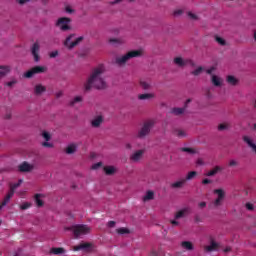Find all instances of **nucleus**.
Wrapping results in <instances>:
<instances>
[{
  "label": "nucleus",
  "mask_w": 256,
  "mask_h": 256,
  "mask_svg": "<svg viewBox=\"0 0 256 256\" xmlns=\"http://www.w3.org/2000/svg\"><path fill=\"white\" fill-rule=\"evenodd\" d=\"M103 73H105L103 65L93 68L90 76L84 84L85 91H91L93 87L94 89H105V87H107V83L105 82V79H103Z\"/></svg>",
  "instance_id": "1"
},
{
  "label": "nucleus",
  "mask_w": 256,
  "mask_h": 256,
  "mask_svg": "<svg viewBox=\"0 0 256 256\" xmlns=\"http://www.w3.org/2000/svg\"><path fill=\"white\" fill-rule=\"evenodd\" d=\"M141 50H131L123 56H119L116 58V65H125L127 61L131 59H135L136 57H141Z\"/></svg>",
  "instance_id": "2"
},
{
  "label": "nucleus",
  "mask_w": 256,
  "mask_h": 256,
  "mask_svg": "<svg viewBox=\"0 0 256 256\" xmlns=\"http://www.w3.org/2000/svg\"><path fill=\"white\" fill-rule=\"evenodd\" d=\"M84 39L85 37L83 36L77 37L75 34H70L64 41V47L67 49H75V47H77L79 43H82Z\"/></svg>",
  "instance_id": "3"
},
{
  "label": "nucleus",
  "mask_w": 256,
  "mask_h": 256,
  "mask_svg": "<svg viewBox=\"0 0 256 256\" xmlns=\"http://www.w3.org/2000/svg\"><path fill=\"white\" fill-rule=\"evenodd\" d=\"M153 125H155V123L152 120H148L144 122L143 126L136 134V138L145 139V137H147V135L151 133V129H153Z\"/></svg>",
  "instance_id": "4"
},
{
  "label": "nucleus",
  "mask_w": 256,
  "mask_h": 256,
  "mask_svg": "<svg viewBox=\"0 0 256 256\" xmlns=\"http://www.w3.org/2000/svg\"><path fill=\"white\" fill-rule=\"evenodd\" d=\"M71 231H73L74 237L77 239L82 237V235H89V233H91V228L85 224H79L73 226Z\"/></svg>",
  "instance_id": "5"
},
{
  "label": "nucleus",
  "mask_w": 256,
  "mask_h": 256,
  "mask_svg": "<svg viewBox=\"0 0 256 256\" xmlns=\"http://www.w3.org/2000/svg\"><path fill=\"white\" fill-rule=\"evenodd\" d=\"M214 194L217 195V198L210 204V207L217 209V207H221L223 201H225V191L223 189H215Z\"/></svg>",
  "instance_id": "6"
},
{
  "label": "nucleus",
  "mask_w": 256,
  "mask_h": 256,
  "mask_svg": "<svg viewBox=\"0 0 256 256\" xmlns=\"http://www.w3.org/2000/svg\"><path fill=\"white\" fill-rule=\"evenodd\" d=\"M41 73H47L46 66H34L24 74V77L31 79L34 75H41Z\"/></svg>",
  "instance_id": "7"
},
{
  "label": "nucleus",
  "mask_w": 256,
  "mask_h": 256,
  "mask_svg": "<svg viewBox=\"0 0 256 256\" xmlns=\"http://www.w3.org/2000/svg\"><path fill=\"white\" fill-rule=\"evenodd\" d=\"M56 27H59L61 31H70L71 18L61 17L56 21Z\"/></svg>",
  "instance_id": "8"
},
{
  "label": "nucleus",
  "mask_w": 256,
  "mask_h": 256,
  "mask_svg": "<svg viewBox=\"0 0 256 256\" xmlns=\"http://www.w3.org/2000/svg\"><path fill=\"white\" fill-rule=\"evenodd\" d=\"M30 51L35 63H39V61H41V56L39 55V51H41V46L39 45V43L35 42L30 48Z\"/></svg>",
  "instance_id": "9"
},
{
  "label": "nucleus",
  "mask_w": 256,
  "mask_h": 256,
  "mask_svg": "<svg viewBox=\"0 0 256 256\" xmlns=\"http://www.w3.org/2000/svg\"><path fill=\"white\" fill-rule=\"evenodd\" d=\"M174 63L175 65H177L178 67H185L187 65H190L191 67H195V62H193V60H189V59H183L182 57H176L174 58Z\"/></svg>",
  "instance_id": "10"
},
{
  "label": "nucleus",
  "mask_w": 256,
  "mask_h": 256,
  "mask_svg": "<svg viewBox=\"0 0 256 256\" xmlns=\"http://www.w3.org/2000/svg\"><path fill=\"white\" fill-rule=\"evenodd\" d=\"M144 155H145V150L143 149L137 150L130 155V161H132V163H139V161L143 159Z\"/></svg>",
  "instance_id": "11"
},
{
  "label": "nucleus",
  "mask_w": 256,
  "mask_h": 256,
  "mask_svg": "<svg viewBox=\"0 0 256 256\" xmlns=\"http://www.w3.org/2000/svg\"><path fill=\"white\" fill-rule=\"evenodd\" d=\"M33 169L34 166L29 164L28 162H23L18 166V171H20V173H29L30 171H33Z\"/></svg>",
  "instance_id": "12"
},
{
  "label": "nucleus",
  "mask_w": 256,
  "mask_h": 256,
  "mask_svg": "<svg viewBox=\"0 0 256 256\" xmlns=\"http://www.w3.org/2000/svg\"><path fill=\"white\" fill-rule=\"evenodd\" d=\"M189 213H191V208H183L175 213L174 219H183L186 215H189Z\"/></svg>",
  "instance_id": "13"
},
{
  "label": "nucleus",
  "mask_w": 256,
  "mask_h": 256,
  "mask_svg": "<svg viewBox=\"0 0 256 256\" xmlns=\"http://www.w3.org/2000/svg\"><path fill=\"white\" fill-rule=\"evenodd\" d=\"M191 103V99H187L184 105V108H173L171 110V113L173 115H183L185 113V110L187 109V105Z\"/></svg>",
  "instance_id": "14"
},
{
  "label": "nucleus",
  "mask_w": 256,
  "mask_h": 256,
  "mask_svg": "<svg viewBox=\"0 0 256 256\" xmlns=\"http://www.w3.org/2000/svg\"><path fill=\"white\" fill-rule=\"evenodd\" d=\"M91 249V243H81L74 246V251H89Z\"/></svg>",
  "instance_id": "15"
},
{
  "label": "nucleus",
  "mask_w": 256,
  "mask_h": 256,
  "mask_svg": "<svg viewBox=\"0 0 256 256\" xmlns=\"http://www.w3.org/2000/svg\"><path fill=\"white\" fill-rule=\"evenodd\" d=\"M221 171H223V167L215 166L212 170L206 173V177H215V175H217V173H221Z\"/></svg>",
  "instance_id": "16"
},
{
  "label": "nucleus",
  "mask_w": 256,
  "mask_h": 256,
  "mask_svg": "<svg viewBox=\"0 0 256 256\" xmlns=\"http://www.w3.org/2000/svg\"><path fill=\"white\" fill-rule=\"evenodd\" d=\"M243 141L244 143H247L248 147H250L254 153H256V144L249 138V136H244Z\"/></svg>",
  "instance_id": "17"
},
{
  "label": "nucleus",
  "mask_w": 256,
  "mask_h": 256,
  "mask_svg": "<svg viewBox=\"0 0 256 256\" xmlns=\"http://www.w3.org/2000/svg\"><path fill=\"white\" fill-rule=\"evenodd\" d=\"M13 195H15L13 193V191H10L8 192V194L5 196L4 200L1 202V205H0V209H3V207H5V205H7V203H9V201H11V197H13Z\"/></svg>",
  "instance_id": "18"
},
{
  "label": "nucleus",
  "mask_w": 256,
  "mask_h": 256,
  "mask_svg": "<svg viewBox=\"0 0 256 256\" xmlns=\"http://www.w3.org/2000/svg\"><path fill=\"white\" fill-rule=\"evenodd\" d=\"M153 98H155V94H153V93H145V94H140L138 96V99L140 101H149V100H151Z\"/></svg>",
  "instance_id": "19"
},
{
  "label": "nucleus",
  "mask_w": 256,
  "mask_h": 256,
  "mask_svg": "<svg viewBox=\"0 0 256 256\" xmlns=\"http://www.w3.org/2000/svg\"><path fill=\"white\" fill-rule=\"evenodd\" d=\"M186 180H184V178L180 179L179 181H176L174 183L171 184L172 189H181V187H183L185 185Z\"/></svg>",
  "instance_id": "20"
},
{
  "label": "nucleus",
  "mask_w": 256,
  "mask_h": 256,
  "mask_svg": "<svg viewBox=\"0 0 256 256\" xmlns=\"http://www.w3.org/2000/svg\"><path fill=\"white\" fill-rule=\"evenodd\" d=\"M47 91V88L41 84H38L34 88L35 95H41V93H45Z\"/></svg>",
  "instance_id": "21"
},
{
  "label": "nucleus",
  "mask_w": 256,
  "mask_h": 256,
  "mask_svg": "<svg viewBox=\"0 0 256 256\" xmlns=\"http://www.w3.org/2000/svg\"><path fill=\"white\" fill-rule=\"evenodd\" d=\"M101 123H103V116H98L94 120L91 121L92 127H101Z\"/></svg>",
  "instance_id": "22"
},
{
  "label": "nucleus",
  "mask_w": 256,
  "mask_h": 256,
  "mask_svg": "<svg viewBox=\"0 0 256 256\" xmlns=\"http://www.w3.org/2000/svg\"><path fill=\"white\" fill-rule=\"evenodd\" d=\"M11 71V67L9 66H0V79L1 77H5V75H8Z\"/></svg>",
  "instance_id": "23"
},
{
  "label": "nucleus",
  "mask_w": 256,
  "mask_h": 256,
  "mask_svg": "<svg viewBox=\"0 0 256 256\" xmlns=\"http://www.w3.org/2000/svg\"><path fill=\"white\" fill-rule=\"evenodd\" d=\"M50 253L52 255H63V253H65V248H51Z\"/></svg>",
  "instance_id": "24"
},
{
  "label": "nucleus",
  "mask_w": 256,
  "mask_h": 256,
  "mask_svg": "<svg viewBox=\"0 0 256 256\" xmlns=\"http://www.w3.org/2000/svg\"><path fill=\"white\" fill-rule=\"evenodd\" d=\"M75 151H77V144H70L66 148L67 155H73V153H75Z\"/></svg>",
  "instance_id": "25"
},
{
  "label": "nucleus",
  "mask_w": 256,
  "mask_h": 256,
  "mask_svg": "<svg viewBox=\"0 0 256 256\" xmlns=\"http://www.w3.org/2000/svg\"><path fill=\"white\" fill-rule=\"evenodd\" d=\"M140 87L142 89H144V91H149V89H151V82L145 81V80H141L140 81Z\"/></svg>",
  "instance_id": "26"
},
{
  "label": "nucleus",
  "mask_w": 256,
  "mask_h": 256,
  "mask_svg": "<svg viewBox=\"0 0 256 256\" xmlns=\"http://www.w3.org/2000/svg\"><path fill=\"white\" fill-rule=\"evenodd\" d=\"M152 199H155V192L153 191H147L146 195L143 197V201H152Z\"/></svg>",
  "instance_id": "27"
},
{
  "label": "nucleus",
  "mask_w": 256,
  "mask_h": 256,
  "mask_svg": "<svg viewBox=\"0 0 256 256\" xmlns=\"http://www.w3.org/2000/svg\"><path fill=\"white\" fill-rule=\"evenodd\" d=\"M181 245L183 249H186V251H193V243L190 241H183Z\"/></svg>",
  "instance_id": "28"
},
{
  "label": "nucleus",
  "mask_w": 256,
  "mask_h": 256,
  "mask_svg": "<svg viewBox=\"0 0 256 256\" xmlns=\"http://www.w3.org/2000/svg\"><path fill=\"white\" fill-rule=\"evenodd\" d=\"M109 43L117 44V45H123V43H125V39H123V38H110Z\"/></svg>",
  "instance_id": "29"
},
{
  "label": "nucleus",
  "mask_w": 256,
  "mask_h": 256,
  "mask_svg": "<svg viewBox=\"0 0 256 256\" xmlns=\"http://www.w3.org/2000/svg\"><path fill=\"white\" fill-rule=\"evenodd\" d=\"M116 169L113 166L104 167V172L106 175H115Z\"/></svg>",
  "instance_id": "30"
},
{
  "label": "nucleus",
  "mask_w": 256,
  "mask_h": 256,
  "mask_svg": "<svg viewBox=\"0 0 256 256\" xmlns=\"http://www.w3.org/2000/svg\"><path fill=\"white\" fill-rule=\"evenodd\" d=\"M116 233H118V235H129L131 231L128 228L122 227V228L116 229Z\"/></svg>",
  "instance_id": "31"
},
{
  "label": "nucleus",
  "mask_w": 256,
  "mask_h": 256,
  "mask_svg": "<svg viewBox=\"0 0 256 256\" xmlns=\"http://www.w3.org/2000/svg\"><path fill=\"white\" fill-rule=\"evenodd\" d=\"M227 83L229 85L235 86V85H237V83H239V80H237V78H235V76L230 75V76L227 77Z\"/></svg>",
  "instance_id": "32"
},
{
  "label": "nucleus",
  "mask_w": 256,
  "mask_h": 256,
  "mask_svg": "<svg viewBox=\"0 0 256 256\" xmlns=\"http://www.w3.org/2000/svg\"><path fill=\"white\" fill-rule=\"evenodd\" d=\"M197 177V171H191L186 175V178L184 180L187 181H192V179H195Z\"/></svg>",
  "instance_id": "33"
},
{
  "label": "nucleus",
  "mask_w": 256,
  "mask_h": 256,
  "mask_svg": "<svg viewBox=\"0 0 256 256\" xmlns=\"http://www.w3.org/2000/svg\"><path fill=\"white\" fill-rule=\"evenodd\" d=\"M212 83L215 87H221V78L212 75Z\"/></svg>",
  "instance_id": "34"
},
{
  "label": "nucleus",
  "mask_w": 256,
  "mask_h": 256,
  "mask_svg": "<svg viewBox=\"0 0 256 256\" xmlns=\"http://www.w3.org/2000/svg\"><path fill=\"white\" fill-rule=\"evenodd\" d=\"M217 247H219L217 242L212 241L209 246H206V251H208V252L215 251V249H217Z\"/></svg>",
  "instance_id": "35"
},
{
  "label": "nucleus",
  "mask_w": 256,
  "mask_h": 256,
  "mask_svg": "<svg viewBox=\"0 0 256 256\" xmlns=\"http://www.w3.org/2000/svg\"><path fill=\"white\" fill-rule=\"evenodd\" d=\"M174 135H176V137H187V133L182 129H176Z\"/></svg>",
  "instance_id": "36"
},
{
  "label": "nucleus",
  "mask_w": 256,
  "mask_h": 256,
  "mask_svg": "<svg viewBox=\"0 0 256 256\" xmlns=\"http://www.w3.org/2000/svg\"><path fill=\"white\" fill-rule=\"evenodd\" d=\"M35 202L37 207H43V200H41V194L35 195Z\"/></svg>",
  "instance_id": "37"
},
{
  "label": "nucleus",
  "mask_w": 256,
  "mask_h": 256,
  "mask_svg": "<svg viewBox=\"0 0 256 256\" xmlns=\"http://www.w3.org/2000/svg\"><path fill=\"white\" fill-rule=\"evenodd\" d=\"M21 183H23V180H19L17 183L11 185L9 191H12V193L15 194V190L21 186Z\"/></svg>",
  "instance_id": "38"
},
{
  "label": "nucleus",
  "mask_w": 256,
  "mask_h": 256,
  "mask_svg": "<svg viewBox=\"0 0 256 256\" xmlns=\"http://www.w3.org/2000/svg\"><path fill=\"white\" fill-rule=\"evenodd\" d=\"M201 73H203V67L199 66L196 70L191 72V75L198 77V75H201Z\"/></svg>",
  "instance_id": "39"
},
{
  "label": "nucleus",
  "mask_w": 256,
  "mask_h": 256,
  "mask_svg": "<svg viewBox=\"0 0 256 256\" xmlns=\"http://www.w3.org/2000/svg\"><path fill=\"white\" fill-rule=\"evenodd\" d=\"M215 41L218 42V44L221 45L222 47L227 45V42L225 41V39H223L219 36L215 37Z\"/></svg>",
  "instance_id": "40"
},
{
  "label": "nucleus",
  "mask_w": 256,
  "mask_h": 256,
  "mask_svg": "<svg viewBox=\"0 0 256 256\" xmlns=\"http://www.w3.org/2000/svg\"><path fill=\"white\" fill-rule=\"evenodd\" d=\"M181 151H183L184 153H190V155L197 153V151H195V149L187 148V147L181 148Z\"/></svg>",
  "instance_id": "41"
},
{
  "label": "nucleus",
  "mask_w": 256,
  "mask_h": 256,
  "mask_svg": "<svg viewBox=\"0 0 256 256\" xmlns=\"http://www.w3.org/2000/svg\"><path fill=\"white\" fill-rule=\"evenodd\" d=\"M83 101V98L81 96H76L74 99L70 102V105H75V103H81Z\"/></svg>",
  "instance_id": "42"
},
{
  "label": "nucleus",
  "mask_w": 256,
  "mask_h": 256,
  "mask_svg": "<svg viewBox=\"0 0 256 256\" xmlns=\"http://www.w3.org/2000/svg\"><path fill=\"white\" fill-rule=\"evenodd\" d=\"M227 129H229V124L227 123H222L218 126V131H225Z\"/></svg>",
  "instance_id": "43"
},
{
  "label": "nucleus",
  "mask_w": 256,
  "mask_h": 256,
  "mask_svg": "<svg viewBox=\"0 0 256 256\" xmlns=\"http://www.w3.org/2000/svg\"><path fill=\"white\" fill-rule=\"evenodd\" d=\"M42 137L43 139H45V141H49L51 139V134H49V132H43L42 133Z\"/></svg>",
  "instance_id": "44"
},
{
  "label": "nucleus",
  "mask_w": 256,
  "mask_h": 256,
  "mask_svg": "<svg viewBox=\"0 0 256 256\" xmlns=\"http://www.w3.org/2000/svg\"><path fill=\"white\" fill-rule=\"evenodd\" d=\"M29 207H31V204L29 202H26L20 206V209H22V211H25V210L29 209Z\"/></svg>",
  "instance_id": "45"
},
{
  "label": "nucleus",
  "mask_w": 256,
  "mask_h": 256,
  "mask_svg": "<svg viewBox=\"0 0 256 256\" xmlns=\"http://www.w3.org/2000/svg\"><path fill=\"white\" fill-rule=\"evenodd\" d=\"M188 17H190V19H192L193 21H197V19H199V17L196 16V14H193L192 12H188Z\"/></svg>",
  "instance_id": "46"
},
{
  "label": "nucleus",
  "mask_w": 256,
  "mask_h": 256,
  "mask_svg": "<svg viewBox=\"0 0 256 256\" xmlns=\"http://www.w3.org/2000/svg\"><path fill=\"white\" fill-rule=\"evenodd\" d=\"M237 165H239V162H237V160H230L229 162L230 167H237Z\"/></svg>",
  "instance_id": "47"
},
{
  "label": "nucleus",
  "mask_w": 256,
  "mask_h": 256,
  "mask_svg": "<svg viewBox=\"0 0 256 256\" xmlns=\"http://www.w3.org/2000/svg\"><path fill=\"white\" fill-rule=\"evenodd\" d=\"M57 55H59V52L58 51H53L49 54V57L51 59H55V57H57Z\"/></svg>",
  "instance_id": "48"
},
{
  "label": "nucleus",
  "mask_w": 256,
  "mask_h": 256,
  "mask_svg": "<svg viewBox=\"0 0 256 256\" xmlns=\"http://www.w3.org/2000/svg\"><path fill=\"white\" fill-rule=\"evenodd\" d=\"M42 146H43V147H47L48 149H51V147H53V144H52V143H49V142H43V143H42Z\"/></svg>",
  "instance_id": "49"
},
{
  "label": "nucleus",
  "mask_w": 256,
  "mask_h": 256,
  "mask_svg": "<svg viewBox=\"0 0 256 256\" xmlns=\"http://www.w3.org/2000/svg\"><path fill=\"white\" fill-rule=\"evenodd\" d=\"M102 165H103V163L98 162V163H96V164L92 165V169H93V170H95V169H99V167H101Z\"/></svg>",
  "instance_id": "50"
},
{
  "label": "nucleus",
  "mask_w": 256,
  "mask_h": 256,
  "mask_svg": "<svg viewBox=\"0 0 256 256\" xmlns=\"http://www.w3.org/2000/svg\"><path fill=\"white\" fill-rule=\"evenodd\" d=\"M246 209H248V211H253L254 206L252 203H246Z\"/></svg>",
  "instance_id": "51"
},
{
  "label": "nucleus",
  "mask_w": 256,
  "mask_h": 256,
  "mask_svg": "<svg viewBox=\"0 0 256 256\" xmlns=\"http://www.w3.org/2000/svg\"><path fill=\"white\" fill-rule=\"evenodd\" d=\"M174 15H175V17H179V15H183V10L178 9V10L174 11Z\"/></svg>",
  "instance_id": "52"
},
{
  "label": "nucleus",
  "mask_w": 256,
  "mask_h": 256,
  "mask_svg": "<svg viewBox=\"0 0 256 256\" xmlns=\"http://www.w3.org/2000/svg\"><path fill=\"white\" fill-rule=\"evenodd\" d=\"M15 84H17V80H12V81H10V82H7V86L8 87H13V85H15Z\"/></svg>",
  "instance_id": "53"
},
{
  "label": "nucleus",
  "mask_w": 256,
  "mask_h": 256,
  "mask_svg": "<svg viewBox=\"0 0 256 256\" xmlns=\"http://www.w3.org/2000/svg\"><path fill=\"white\" fill-rule=\"evenodd\" d=\"M170 223H171V225H173L174 227L179 226V221H177V219L171 220Z\"/></svg>",
  "instance_id": "54"
},
{
  "label": "nucleus",
  "mask_w": 256,
  "mask_h": 256,
  "mask_svg": "<svg viewBox=\"0 0 256 256\" xmlns=\"http://www.w3.org/2000/svg\"><path fill=\"white\" fill-rule=\"evenodd\" d=\"M115 225H116V222H115V221H109V222H108V227H110V228L115 227Z\"/></svg>",
  "instance_id": "55"
},
{
  "label": "nucleus",
  "mask_w": 256,
  "mask_h": 256,
  "mask_svg": "<svg viewBox=\"0 0 256 256\" xmlns=\"http://www.w3.org/2000/svg\"><path fill=\"white\" fill-rule=\"evenodd\" d=\"M209 183H211V180H210V179H207V178H205V179L202 181V184H203V185H209Z\"/></svg>",
  "instance_id": "56"
},
{
  "label": "nucleus",
  "mask_w": 256,
  "mask_h": 256,
  "mask_svg": "<svg viewBox=\"0 0 256 256\" xmlns=\"http://www.w3.org/2000/svg\"><path fill=\"white\" fill-rule=\"evenodd\" d=\"M198 205H199V207H200L201 209L207 207V203H206V202H200Z\"/></svg>",
  "instance_id": "57"
},
{
  "label": "nucleus",
  "mask_w": 256,
  "mask_h": 256,
  "mask_svg": "<svg viewBox=\"0 0 256 256\" xmlns=\"http://www.w3.org/2000/svg\"><path fill=\"white\" fill-rule=\"evenodd\" d=\"M213 71H215V68H210V69H208L207 71H206V73L208 74V75H212L213 74Z\"/></svg>",
  "instance_id": "58"
},
{
  "label": "nucleus",
  "mask_w": 256,
  "mask_h": 256,
  "mask_svg": "<svg viewBox=\"0 0 256 256\" xmlns=\"http://www.w3.org/2000/svg\"><path fill=\"white\" fill-rule=\"evenodd\" d=\"M74 10L71 7H66V13H73Z\"/></svg>",
  "instance_id": "59"
},
{
  "label": "nucleus",
  "mask_w": 256,
  "mask_h": 256,
  "mask_svg": "<svg viewBox=\"0 0 256 256\" xmlns=\"http://www.w3.org/2000/svg\"><path fill=\"white\" fill-rule=\"evenodd\" d=\"M27 1H29V0H19L18 3L20 5H25V3H27Z\"/></svg>",
  "instance_id": "60"
},
{
  "label": "nucleus",
  "mask_w": 256,
  "mask_h": 256,
  "mask_svg": "<svg viewBox=\"0 0 256 256\" xmlns=\"http://www.w3.org/2000/svg\"><path fill=\"white\" fill-rule=\"evenodd\" d=\"M197 165H203V159H198L197 160Z\"/></svg>",
  "instance_id": "61"
},
{
  "label": "nucleus",
  "mask_w": 256,
  "mask_h": 256,
  "mask_svg": "<svg viewBox=\"0 0 256 256\" xmlns=\"http://www.w3.org/2000/svg\"><path fill=\"white\" fill-rule=\"evenodd\" d=\"M62 96H63V92H58V93L56 94L57 99H59V97H62Z\"/></svg>",
  "instance_id": "62"
},
{
  "label": "nucleus",
  "mask_w": 256,
  "mask_h": 256,
  "mask_svg": "<svg viewBox=\"0 0 256 256\" xmlns=\"http://www.w3.org/2000/svg\"><path fill=\"white\" fill-rule=\"evenodd\" d=\"M229 251H231V248H229V247L224 249V253H229Z\"/></svg>",
  "instance_id": "63"
},
{
  "label": "nucleus",
  "mask_w": 256,
  "mask_h": 256,
  "mask_svg": "<svg viewBox=\"0 0 256 256\" xmlns=\"http://www.w3.org/2000/svg\"><path fill=\"white\" fill-rule=\"evenodd\" d=\"M151 255H153V256H157V251L152 250V251H151Z\"/></svg>",
  "instance_id": "64"
}]
</instances>
